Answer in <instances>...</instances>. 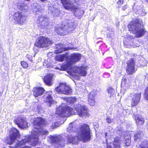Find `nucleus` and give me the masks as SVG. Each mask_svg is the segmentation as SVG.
I'll use <instances>...</instances> for the list:
<instances>
[{
	"mask_svg": "<svg viewBox=\"0 0 148 148\" xmlns=\"http://www.w3.org/2000/svg\"><path fill=\"white\" fill-rule=\"evenodd\" d=\"M79 131L77 132V135L73 136L71 134L67 136V142L69 143H73L75 141L76 137L79 141L85 143L90 141L91 139V131L88 125L84 124L80 126Z\"/></svg>",
	"mask_w": 148,
	"mask_h": 148,
	"instance_id": "nucleus-1",
	"label": "nucleus"
},
{
	"mask_svg": "<svg viewBox=\"0 0 148 148\" xmlns=\"http://www.w3.org/2000/svg\"><path fill=\"white\" fill-rule=\"evenodd\" d=\"M59 112V115L62 118L68 117L71 115H74L76 113L80 117H82L86 115L88 113L87 109L80 105L75 107L74 109L69 106H66L62 107V110Z\"/></svg>",
	"mask_w": 148,
	"mask_h": 148,
	"instance_id": "nucleus-2",
	"label": "nucleus"
},
{
	"mask_svg": "<svg viewBox=\"0 0 148 148\" xmlns=\"http://www.w3.org/2000/svg\"><path fill=\"white\" fill-rule=\"evenodd\" d=\"M144 26L141 19L136 18L129 23L128 28L129 31L134 32L136 37L140 38L144 36L146 32Z\"/></svg>",
	"mask_w": 148,
	"mask_h": 148,
	"instance_id": "nucleus-3",
	"label": "nucleus"
},
{
	"mask_svg": "<svg viewBox=\"0 0 148 148\" xmlns=\"http://www.w3.org/2000/svg\"><path fill=\"white\" fill-rule=\"evenodd\" d=\"M64 134L53 136L50 135L48 136L50 143L55 148H60L64 145L65 140L63 138V137L65 136Z\"/></svg>",
	"mask_w": 148,
	"mask_h": 148,
	"instance_id": "nucleus-4",
	"label": "nucleus"
},
{
	"mask_svg": "<svg viewBox=\"0 0 148 148\" xmlns=\"http://www.w3.org/2000/svg\"><path fill=\"white\" fill-rule=\"evenodd\" d=\"M74 23L69 22L66 25L62 24L59 26H57L55 27V32L58 34L63 36L66 33L72 31L75 27Z\"/></svg>",
	"mask_w": 148,
	"mask_h": 148,
	"instance_id": "nucleus-5",
	"label": "nucleus"
},
{
	"mask_svg": "<svg viewBox=\"0 0 148 148\" xmlns=\"http://www.w3.org/2000/svg\"><path fill=\"white\" fill-rule=\"evenodd\" d=\"M81 58L79 54L74 53L71 55L68 61L66 64H63L60 66V70L65 71L71 69L72 65L79 61Z\"/></svg>",
	"mask_w": 148,
	"mask_h": 148,
	"instance_id": "nucleus-6",
	"label": "nucleus"
},
{
	"mask_svg": "<svg viewBox=\"0 0 148 148\" xmlns=\"http://www.w3.org/2000/svg\"><path fill=\"white\" fill-rule=\"evenodd\" d=\"M51 40L49 38L43 36H41L37 38L34 43V46L40 48L48 47L52 44Z\"/></svg>",
	"mask_w": 148,
	"mask_h": 148,
	"instance_id": "nucleus-7",
	"label": "nucleus"
},
{
	"mask_svg": "<svg viewBox=\"0 0 148 148\" xmlns=\"http://www.w3.org/2000/svg\"><path fill=\"white\" fill-rule=\"evenodd\" d=\"M55 90L59 94L69 95L72 93L71 88L65 83H60L59 86L55 88Z\"/></svg>",
	"mask_w": 148,
	"mask_h": 148,
	"instance_id": "nucleus-8",
	"label": "nucleus"
},
{
	"mask_svg": "<svg viewBox=\"0 0 148 148\" xmlns=\"http://www.w3.org/2000/svg\"><path fill=\"white\" fill-rule=\"evenodd\" d=\"M20 136L19 131L15 128H12L10 131L9 136L7 137L6 141L7 144H12L17 138Z\"/></svg>",
	"mask_w": 148,
	"mask_h": 148,
	"instance_id": "nucleus-9",
	"label": "nucleus"
},
{
	"mask_svg": "<svg viewBox=\"0 0 148 148\" xmlns=\"http://www.w3.org/2000/svg\"><path fill=\"white\" fill-rule=\"evenodd\" d=\"M136 60L133 58H131L127 61L125 70L128 75H132L137 70L135 68Z\"/></svg>",
	"mask_w": 148,
	"mask_h": 148,
	"instance_id": "nucleus-10",
	"label": "nucleus"
},
{
	"mask_svg": "<svg viewBox=\"0 0 148 148\" xmlns=\"http://www.w3.org/2000/svg\"><path fill=\"white\" fill-rule=\"evenodd\" d=\"M12 18L16 24L20 25H23L26 21L25 15L19 11L15 12L12 15Z\"/></svg>",
	"mask_w": 148,
	"mask_h": 148,
	"instance_id": "nucleus-11",
	"label": "nucleus"
},
{
	"mask_svg": "<svg viewBox=\"0 0 148 148\" xmlns=\"http://www.w3.org/2000/svg\"><path fill=\"white\" fill-rule=\"evenodd\" d=\"M64 8L66 10H71L74 11L78 8L72 3L71 0H60Z\"/></svg>",
	"mask_w": 148,
	"mask_h": 148,
	"instance_id": "nucleus-12",
	"label": "nucleus"
},
{
	"mask_svg": "<svg viewBox=\"0 0 148 148\" xmlns=\"http://www.w3.org/2000/svg\"><path fill=\"white\" fill-rule=\"evenodd\" d=\"M16 124L19 128L24 129L27 127L28 123L24 118L18 117L15 120Z\"/></svg>",
	"mask_w": 148,
	"mask_h": 148,
	"instance_id": "nucleus-13",
	"label": "nucleus"
},
{
	"mask_svg": "<svg viewBox=\"0 0 148 148\" xmlns=\"http://www.w3.org/2000/svg\"><path fill=\"white\" fill-rule=\"evenodd\" d=\"M141 95V93H136L134 94L131 102V108H133L138 105L140 101Z\"/></svg>",
	"mask_w": 148,
	"mask_h": 148,
	"instance_id": "nucleus-14",
	"label": "nucleus"
},
{
	"mask_svg": "<svg viewBox=\"0 0 148 148\" xmlns=\"http://www.w3.org/2000/svg\"><path fill=\"white\" fill-rule=\"evenodd\" d=\"M54 75L52 73H47L42 78L45 84L47 85L50 86L53 84V81Z\"/></svg>",
	"mask_w": 148,
	"mask_h": 148,
	"instance_id": "nucleus-15",
	"label": "nucleus"
},
{
	"mask_svg": "<svg viewBox=\"0 0 148 148\" xmlns=\"http://www.w3.org/2000/svg\"><path fill=\"white\" fill-rule=\"evenodd\" d=\"M45 91L43 88L38 86L34 87L32 90L33 95L35 97H37L42 95Z\"/></svg>",
	"mask_w": 148,
	"mask_h": 148,
	"instance_id": "nucleus-16",
	"label": "nucleus"
},
{
	"mask_svg": "<svg viewBox=\"0 0 148 148\" xmlns=\"http://www.w3.org/2000/svg\"><path fill=\"white\" fill-rule=\"evenodd\" d=\"M33 123L34 125L39 127H42L46 124L45 120L40 117L35 118L33 121Z\"/></svg>",
	"mask_w": 148,
	"mask_h": 148,
	"instance_id": "nucleus-17",
	"label": "nucleus"
},
{
	"mask_svg": "<svg viewBox=\"0 0 148 148\" xmlns=\"http://www.w3.org/2000/svg\"><path fill=\"white\" fill-rule=\"evenodd\" d=\"M133 118L135 121L136 125L138 127H140L143 125L145 123V120L140 116L137 115H135L133 116Z\"/></svg>",
	"mask_w": 148,
	"mask_h": 148,
	"instance_id": "nucleus-18",
	"label": "nucleus"
},
{
	"mask_svg": "<svg viewBox=\"0 0 148 148\" xmlns=\"http://www.w3.org/2000/svg\"><path fill=\"white\" fill-rule=\"evenodd\" d=\"M48 21L47 17L43 16H38L37 20V23L41 26H45Z\"/></svg>",
	"mask_w": 148,
	"mask_h": 148,
	"instance_id": "nucleus-19",
	"label": "nucleus"
},
{
	"mask_svg": "<svg viewBox=\"0 0 148 148\" xmlns=\"http://www.w3.org/2000/svg\"><path fill=\"white\" fill-rule=\"evenodd\" d=\"M78 69V73L81 76H85L86 75L87 73L86 67L83 66H81L79 67Z\"/></svg>",
	"mask_w": 148,
	"mask_h": 148,
	"instance_id": "nucleus-20",
	"label": "nucleus"
},
{
	"mask_svg": "<svg viewBox=\"0 0 148 148\" xmlns=\"http://www.w3.org/2000/svg\"><path fill=\"white\" fill-rule=\"evenodd\" d=\"M88 103L91 106H94L95 103V97L94 94L90 93L88 99Z\"/></svg>",
	"mask_w": 148,
	"mask_h": 148,
	"instance_id": "nucleus-21",
	"label": "nucleus"
},
{
	"mask_svg": "<svg viewBox=\"0 0 148 148\" xmlns=\"http://www.w3.org/2000/svg\"><path fill=\"white\" fill-rule=\"evenodd\" d=\"M45 101L46 103H48L49 105V106H51V105L53 103V101L52 94H48L45 98Z\"/></svg>",
	"mask_w": 148,
	"mask_h": 148,
	"instance_id": "nucleus-22",
	"label": "nucleus"
},
{
	"mask_svg": "<svg viewBox=\"0 0 148 148\" xmlns=\"http://www.w3.org/2000/svg\"><path fill=\"white\" fill-rule=\"evenodd\" d=\"M143 135H144V134L143 131H139L138 132H137V133L134 134V140L136 141L138 139H140L142 137V136Z\"/></svg>",
	"mask_w": 148,
	"mask_h": 148,
	"instance_id": "nucleus-23",
	"label": "nucleus"
},
{
	"mask_svg": "<svg viewBox=\"0 0 148 148\" xmlns=\"http://www.w3.org/2000/svg\"><path fill=\"white\" fill-rule=\"evenodd\" d=\"M128 78L125 76L123 77L121 81V85L123 87H125L127 84Z\"/></svg>",
	"mask_w": 148,
	"mask_h": 148,
	"instance_id": "nucleus-24",
	"label": "nucleus"
},
{
	"mask_svg": "<svg viewBox=\"0 0 148 148\" xmlns=\"http://www.w3.org/2000/svg\"><path fill=\"white\" fill-rule=\"evenodd\" d=\"M65 57L64 55H59L56 56L55 59L57 61L62 62L64 61Z\"/></svg>",
	"mask_w": 148,
	"mask_h": 148,
	"instance_id": "nucleus-25",
	"label": "nucleus"
},
{
	"mask_svg": "<svg viewBox=\"0 0 148 148\" xmlns=\"http://www.w3.org/2000/svg\"><path fill=\"white\" fill-rule=\"evenodd\" d=\"M67 102L70 103H73L76 101L77 99L75 97H69L67 98Z\"/></svg>",
	"mask_w": 148,
	"mask_h": 148,
	"instance_id": "nucleus-26",
	"label": "nucleus"
},
{
	"mask_svg": "<svg viewBox=\"0 0 148 148\" xmlns=\"http://www.w3.org/2000/svg\"><path fill=\"white\" fill-rule=\"evenodd\" d=\"M144 97L145 100L148 101V86L146 87L145 90Z\"/></svg>",
	"mask_w": 148,
	"mask_h": 148,
	"instance_id": "nucleus-27",
	"label": "nucleus"
},
{
	"mask_svg": "<svg viewBox=\"0 0 148 148\" xmlns=\"http://www.w3.org/2000/svg\"><path fill=\"white\" fill-rule=\"evenodd\" d=\"M107 91L108 93L111 96H112L115 93V90L112 87H109L107 89Z\"/></svg>",
	"mask_w": 148,
	"mask_h": 148,
	"instance_id": "nucleus-28",
	"label": "nucleus"
},
{
	"mask_svg": "<svg viewBox=\"0 0 148 148\" xmlns=\"http://www.w3.org/2000/svg\"><path fill=\"white\" fill-rule=\"evenodd\" d=\"M21 64L22 67L24 69H26L28 67V64L25 61H21Z\"/></svg>",
	"mask_w": 148,
	"mask_h": 148,
	"instance_id": "nucleus-29",
	"label": "nucleus"
},
{
	"mask_svg": "<svg viewBox=\"0 0 148 148\" xmlns=\"http://www.w3.org/2000/svg\"><path fill=\"white\" fill-rule=\"evenodd\" d=\"M124 0H119L117 2L116 4L117 5V8H119L123 3Z\"/></svg>",
	"mask_w": 148,
	"mask_h": 148,
	"instance_id": "nucleus-30",
	"label": "nucleus"
},
{
	"mask_svg": "<svg viewBox=\"0 0 148 148\" xmlns=\"http://www.w3.org/2000/svg\"><path fill=\"white\" fill-rule=\"evenodd\" d=\"M74 131L73 125V123H70L69 127L67 129V131L69 132H71Z\"/></svg>",
	"mask_w": 148,
	"mask_h": 148,
	"instance_id": "nucleus-31",
	"label": "nucleus"
},
{
	"mask_svg": "<svg viewBox=\"0 0 148 148\" xmlns=\"http://www.w3.org/2000/svg\"><path fill=\"white\" fill-rule=\"evenodd\" d=\"M26 57L31 62H32L33 60L32 59V55L29 54H27L26 56Z\"/></svg>",
	"mask_w": 148,
	"mask_h": 148,
	"instance_id": "nucleus-32",
	"label": "nucleus"
},
{
	"mask_svg": "<svg viewBox=\"0 0 148 148\" xmlns=\"http://www.w3.org/2000/svg\"><path fill=\"white\" fill-rule=\"evenodd\" d=\"M106 120L107 122L108 123H111L112 121V119L109 116H108L106 118Z\"/></svg>",
	"mask_w": 148,
	"mask_h": 148,
	"instance_id": "nucleus-33",
	"label": "nucleus"
},
{
	"mask_svg": "<svg viewBox=\"0 0 148 148\" xmlns=\"http://www.w3.org/2000/svg\"><path fill=\"white\" fill-rule=\"evenodd\" d=\"M42 134L47 135L49 134V132L47 130H42L41 132Z\"/></svg>",
	"mask_w": 148,
	"mask_h": 148,
	"instance_id": "nucleus-34",
	"label": "nucleus"
},
{
	"mask_svg": "<svg viewBox=\"0 0 148 148\" xmlns=\"http://www.w3.org/2000/svg\"><path fill=\"white\" fill-rule=\"evenodd\" d=\"M20 6V9H21V10H25V7L26 6V5H25L23 4L22 5H21Z\"/></svg>",
	"mask_w": 148,
	"mask_h": 148,
	"instance_id": "nucleus-35",
	"label": "nucleus"
},
{
	"mask_svg": "<svg viewBox=\"0 0 148 148\" xmlns=\"http://www.w3.org/2000/svg\"><path fill=\"white\" fill-rule=\"evenodd\" d=\"M127 8V5L126 4L123 6L122 8V10L123 11H125Z\"/></svg>",
	"mask_w": 148,
	"mask_h": 148,
	"instance_id": "nucleus-36",
	"label": "nucleus"
},
{
	"mask_svg": "<svg viewBox=\"0 0 148 148\" xmlns=\"http://www.w3.org/2000/svg\"><path fill=\"white\" fill-rule=\"evenodd\" d=\"M134 38L132 36H130L127 38V39L128 40H129L130 39H133Z\"/></svg>",
	"mask_w": 148,
	"mask_h": 148,
	"instance_id": "nucleus-37",
	"label": "nucleus"
},
{
	"mask_svg": "<svg viewBox=\"0 0 148 148\" xmlns=\"http://www.w3.org/2000/svg\"><path fill=\"white\" fill-rule=\"evenodd\" d=\"M128 140L129 141H128V142H126L125 143L126 145L127 146L130 145V141L129 140V139Z\"/></svg>",
	"mask_w": 148,
	"mask_h": 148,
	"instance_id": "nucleus-38",
	"label": "nucleus"
},
{
	"mask_svg": "<svg viewBox=\"0 0 148 148\" xmlns=\"http://www.w3.org/2000/svg\"><path fill=\"white\" fill-rule=\"evenodd\" d=\"M140 148H148V147H145L144 146H142L140 145Z\"/></svg>",
	"mask_w": 148,
	"mask_h": 148,
	"instance_id": "nucleus-39",
	"label": "nucleus"
},
{
	"mask_svg": "<svg viewBox=\"0 0 148 148\" xmlns=\"http://www.w3.org/2000/svg\"><path fill=\"white\" fill-rule=\"evenodd\" d=\"M42 2H44V1H46L47 0H40Z\"/></svg>",
	"mask_w": 148,
	"mask_h": 148,
	"instance_id": "nucleus-40",
	"label": "nucleus"
},
{
	"mask_svg": "<svg viewBox=\"0 0 148 148\" xmlns=\"http://www.w3.org/2000/svg\"><path fill=\"white\" fill-rule=\"evenodd\" d=\"M146 1L147 2V3H148V0H146Z\"/></svg>",
	"mask_w": 148,
	"mask_h": 148,
	"instance_id": "nucleus-41",
	"label": "nucleus"
},
{
	"mask_svg": "<svg viewBox=\"0 0 148 148\" xmlns=\"http://www.w3.org/2000/svg\"><path fill=\"white\" fill-rule=\"evenodd\" d=\"M79 0H75V1H79Z\"/></svg>",
	"mask_w": 148,
	"mask_h": 148,
	"instance_id": "nucleus-42",
	"label": "nucleus"
},
{
	"mask_svg": "<svg viewBox=\"0 0 148 148\" xmlns=\"http://www.w3.org/2000/svg\"><path fill=\"white\" fill-rule=\"evenodd\" d=\"M25 0L26 1H30V0Z\"/></svg>",
	"mask_w": 148,
	"mask_h": 148,
	"instance_id": "nucleus-43",
	"label": "nucleus"
},
{
	"mask_svg": "<svg viewBox=\"0 0 148 148\" xmlns=\"http://www.w3.org/2000/svg\"><path fill=\"white\" fill-rule=\"evenodd\" d=\"M115 141V142H117V141Z\"/></svg>",
	"mask_w": 148,
	"mask_h": 148,
	"instance_id": "nucleus-44",
	"label": "nucleus"
}]
</instances>
